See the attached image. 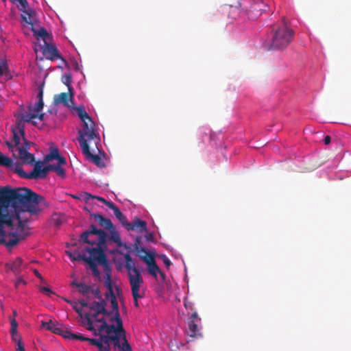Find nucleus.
Returning <instances> with one entry per match:
<instances>
[{
    "mask_svg": "<svg viewBox=\"0 0 351 351\" xmlns=\"http://www.w3.org/2000/svg\"><path fill=\"white\" fill-rule=\"evenodd\" d=\"M43 199V196L28 188L12 189L7 186L0 189V244L12 247L25 239L26 221H22L16 212L37 214L40 210L38 204Z\"/></svg>",
    "mask_w": 351,
    "mask_h": 351,
    "instance_id": "nucleus-1",
    "label": "nucleus"
},
{
    "mask_svg": "<svg viewBox=\"0 0 351 351\" xmlns=\"http://www.w3.org/2000/svg\"><path fill=\"white\" fill-rule=\"evenodd\" d=\"M124 258L125 261V267L128 273V279L131 286L134 304L136 307H138V300L143 297L139 293V291L143 284V279L140 271L136 267L135 263L129 253H126L124 255Z\"/></svg>",
    "mask_w": 351,
    "mask_h": 351,
    "instance_id": "nucleus-2",
    "label": "nucleus"
},
{
    "mask_svg": "<svg viewBox=\"0 0 351 351\" xmlns=\"http://www.w3.org/2000/svg\"><path fill=\"white\" fill-rule=\"evenodd\" d=\"M79 136L77 140L81 147L94 145L97 147V144H99L100 136L95 129V124L93 120H88L82 122V129L78 131Z\"/></svg>",
    "mask_w": 351,
    "mask_h": 351,
    "instance_id": "nucleus-3",
    "label": "nucleus"
},
{
    "mask_svg": "<svg viewBox=\"0 0 351 351\" xmlns=\"http://www.w3.org/2000/svg\"><path fill=\"white\" fill-rule=\"evenodd\" d=\"M293 35V31L287 26L278 28L274 31L269 41V49H282L287 47L292 41Z\"/></svg>",
    "mask_w": 351,
    "mask_h": 351,
    "instance_id": "nucleus-4",
    "label": "nucleus"
},
{
    "mask_svg": "<svg viewBox=\"0 0 351 351\" xmlns=\"http://www.w3.org/2000/svg\"><path fill=\"white\" fill-rule=\"evenodd\" d=\"M108 238V236L104 230L97 229L95 225L92 224L88 230L80 235V241L92 245L105 246Z\"/></svg>",
    "mask_w": 351,
    "mask_h": 351,
    "instance_id": "nucleus-5",
    "label": "nucleus"
},
{
    "mask_svg": "<svg viewBox=\"0 0 351 351\" xmlns=\"http://www.w3.org/2000/svg\"><path fill=\"white\" fill-rule=\"evenodd\" d=\"M238 8H241L252 20H256L266 11L267 5L263 0H238Z\"/></svg>",
    "mask_w": 351,
    "mask_h": 351,
    "instance_id": "nucleus-6",
    "label": "nucleus"
},
{
    "mask_svg": "<svg viewBox=\"0 0 351 351\" xmlns=\"http://www.w3.org/2000/svg\"><path fill=\"white\" fill-rule=\"evenodd\" d=\"M43 162H37L34 164V168L32 171L29 173H25L23 168L19 165H16L14 167V171L20 177L28 179H38L45 178L49 171H54L56 172L58 165H49L45 167H43Z\"/></svg>",
    "mask_w": 351,
    "mask_h": 351,
    "instance_id": "nucleus-7",
    "label": "nucleus"
},
{
    "mask_svg": "<svg viewBox=\"0 0 351 351\" xmlns=\"http://www.w3.org/2000/svg\"><path fill=\"white\" fill-rule=\"evenodd\" d=\"M89 313H85L84 315V319L86 321L85 322H83V324L86 326V328L90 331H92L93 335L95 336H99V339H93V338H88L86 337V341H88L90 344L93 346H96L99 351H108V346H106L104 343V335L99 334L95 327L93 326V324L91 321Z\"/></svg>",
    "mask_w": 351,
    "mask_h": 351,
    "instance_id": "nucleus-8",
    "label": "nucleus"
},
{
    "mask_svg": "<svg viewBox=\"0 0 351 351\" xmlns=\"http://www.w3.org/2000/svg\"><path fill=\"white\" fill-rule=\"evenodd\" d=\"M106 247V244L105 246L96 245L95 247H86L83 250V251L89 254V256H86V258H90L92 261H95L98 264L103 265L105 268H107L108 267V262L106 255L104 253Z\"/></svg>",
    "mask_w": 351,
    "mask_h": 351,
    "instance_id": "nucleus-9",
    "label": "nucleus"
},
{
    "mask_svg": "<svg viewBox=\"0 0 351 351\" xmlns=\"http://www.w3.org/2000/svg\"><path fill=\"white\" fill-rule=\"evenodd\" d=\"M111 322H116L117 326L112 324H108L106 322H104V324H101L98 328L97 329V332L99 334H102V332H105L106 335H111L113 333L116 334L117 332H124V328L123 326V322L121 319L120 314L117 315L116 317H112L110 319Z\"/></svg>",
    "mask_w": 351,
    "mask_h": 351,
    "instance_id": "nucleus-10",
    "label": "nucleus"
},
{
    "mask_svg": "<svg viewBox=\"0 0 351 351\" xmlns=\"http://www.w3.org/2000/svg\"><path fill=\"white\" fill-rule=\"evenodd\" d=\"M104 338V343L106 346H108V351L110 350V345L112 344L114 346V350L116 348H119L120 351L125 350V343L128 342L125 337V330H124V332H117L116 334L112 335H105Z\"/></svg>",
    "mask_w": 351,
    "mask_h": 351,
    "instance_id": "nucleus-11",
    "label": "nucleus"
},
{
    "mask_svg": "<svg viewBox=\"0 0 351 351\" xmlns=\"http://www.w3.org/2000/svg\"><path fill=\"white\" fill-rule=\"evenodd\" d=\"M141 259L147 265L148 273L154 278H157L158 274L162 280H165V274L161 271L158 265L156 264L154 254L150 253L149 254H144L143 256H141Z\"/></svg>",
    "mask_w": 351,
    "mask_h": 351,
    "instance_id": "nucleus-12",
    "label": "nucleus"
},
{
    "mask_svg": "<svg viewBox=\"0 0 351 351\" xmlns=\"http://www.w3.org/2000/svg\"><path fill=\"white\" fill-rule=\"evenodd\" d=\"M100 143L97 144V147H94V145L86 146V149L84 147H82V153L86 156V159L96 165L99 167H104L105 164L102 161L101 157L95 154L96 150L100 152L99 147Z\"/></svg>",
    "mask_w": 351,
    "mask_h": 351,
    "instance_id": "nucleus-13",
    "label": "nucleus"
},
{
    "mask_svg": "<svg viewBox=\"0 0 351 351\" xmlns=\"http://www.w3.org/2000/svg\"><path fill=\"white\" fill-rule=\"evenodd\" d=\"M201 319L198 317L197 313L194 312L189 319L188 330L186 331L188 335L191 337H200L202 335L198 328Z\"/></svg>",
    "mask_w": 351,
    "mask_h": 351,
    "instance_id": "nucleus-14",
    "label": "nucleus"
},
{
    "mask_svg": "<svg viewBox=\"0 0 351 351\" xmlns=\"http://www.w3.org/2000/svg\"><path fill=\"white\" fill-rule=\"evenodd\" d=\"M24 128L25 124L21 121H19L16 127L12 129L14 145H13L11 143H7L9 148L12 149L14 146L16 147V148L20 147V136H22L23 138H25Z\"/></svg>",
    "mask_w": 351,
    "mask_h": 351,
    "instance_id": "nucleus-15",
    "label": "nucleus"
},
{
    "mask_svg": "<svg viewBox=\"0 0 351 351\" xmlns=\"http://www.w3.org/2000/svg\"><path fill=\"white\" fill-rule=\"evenodd\" d=\"M19 9L23 12L21 14L22 21L28 25H34L36 23V14L33 9L29 7V3L25 7L18 5Z\"/></svg>",
    "mask_w": 351,
    "mask_h": 351,
    "instance_id": "nucleus-16",
    "label": "nucleus"
},
{
    "mask_svg": "<svg viewBox=\"0 0 351 351\" xmlns=\"http://www.w3.org/2000/svg\"><path fill=\"white\" fill-rule=\"evenodd\" d=\"M128 231L136 230L138 232L143 233L147 232V223L146 221L141 220L137 217H135L132 222H128L123 226Z\"/></svg>",
    "mask_w": 351,
    "mask_h": 351,
    "instance_id": "nucleus-17",
    "label": "nucleus"
},
{
    "mask_svg": "<svg viewBox=\"0 0 351 351\" xmlns=\"http://www.w3.org/2000/svg\"><path fill=\"white\" fill-rule=\"evenodd\" d=\"M53 103L56 105L63 104L64 106L70 107L73 104V93H61L54 95Z\"/></svg>",
    "mask_w": 351,
    "mask_h": 351,
    "instance_id": "nucleus-18",
    "label": "nucleus"
},
{
    "mask_svg": "<svg viewBox=\"0 0 351 351\" xmlns=\"http://www.w3.org/2000/svg\"><path fill=\"white\" fill-rule=\"evenodd\" d=\"M97 200L105 204L109 208L113 210L114 215L119 220L123 226L125 225L127 218L123 215L120 209L115 206L112 202H109L104 197H97Z\"/></svg>",
    "mask_w": 351,
    "mask_h": 351,
    "instance_id": "nucleus-19",
    "label": "nucleus"
},
{
    "mask_svg": "<svg viewBox=\"0 0 351 351\" xmlns=\"http://www.w3.org/2000/svg\"><path fill=\"white\" fill-rule=\"evenodd\" d=\"M43 53L46 58L51 60H55L60 58V56L59 55L56 47L53 45L47 43V42H45L43 47Z\"/></svg>",
    "mask_w": 351,
    "mask_h": 351,
    "instance_id": "nucleus-20",
    "label": "nucleus"
},
{
    "mask_svg": "<svg viewBox=\"0 0 351 351\" xmlns=\"http://www.w3.org/2000/svg\"><path fill=\"white\" fill-rule=\"evenodd\" d=\"M99 302H93L90 303V309L93 310L95 312H97V314H102L106 316H110L112 314V312L106 310V302L105 300H99Z\"/></svg>",
    "mask_w": 351,
    "mask_h": 351,
    "instance_id": "nucleus-21",
    "label": "nucleus"
},
{
    "mask_svg": "<svg viewBox=\"0 0 351 351\" xmlns=\"http://www.w3.org/2000/svg\"><path fill=\"white\" fill-rule=\"evenodd\" d=\"M16 152H17V156H16V157L21 160L23 163L32 165L35 162L34 154H30L25 150V149L16 148Z\"/></svg>",
    "mask_w": 351,
    "mask_h": 351,
    "instance_id": "nucleus-22",
    "label": "nucleus"
},
{
    "mask_svg": "<svg viewBox=\"0 0 351 351\" xmlns=\"http://www.w3.org/2000/svg\"><path fill=\"white\" fill-rule=\"evenodd\" d=\"M90 216L98 222L101 227L104 228L106 230H110L113 228V224L111 220L106 218L99 214H91Z\"/></svg>",
    "mask_w": 351,
    "mask_h": 351,
    "instance_id": "nucleus-23",
    "label": "nucleus"
},
{
    "mask_svg": "<svg viewBox=\"0 0 351 351\" xmlns=\"http://www.w3.org/2000/svg\"><path fill=\"white\" fill-rule=\"evenodd\" d=\"M9 268L16 274H19L25 268L23 261L21 258L17 257L13 262L7 265Z\"/></svg>",
    "mask_w": 351,
    "mask_h": 351,
    "instance_id": "nucleus-24",
    "label": "nucleus"
},
{
    "mask_svg": "<svg viewBox=\"0 0 351 351\" xmlns=\"http://www.w3.org/2000/svg\"><path fill=\"white\" fill-rule=\"evenodd\" d=\"M134 251L136 252V255L141 258V256H143L144 254H149L151 252L147 251L144 247L141 246V238L137 237L133 244Z\"/></svg>",
    "mask_w": 351,
    "mask_h": 351,
    "instance_id": "nucleus-25",
    "label": "nucleus"
},
{
    "mask_svg": "<svg viewBox=\"0 0 351 351\" xmlns=\"http://www.w3.org/2000/svg\"><path fill=\"white\" fill-rule=\"evenodd\" d=\"M44 103L43 101H38L34 106H29V112H32L34 114H36V117L43 120L44 118V114L40 113L43 108Z\"/></svg>",
    "mask_w": 351,
    "mask_h": 351,
    "instance_id": "nucleus-26",
    "label": "nucleus"
},
{
    "mask_svg": "<svg viewBox=\"0 0 351 351\" xmlns=\"http://www.w3.org/2000/svg\"><path fill=\"white\" fill-rule=\"evenodd\" d=\"M41 326L54 334H60L62 329L58 327V324L53 323L51 320L49 322H42Z\"/></svg>",
    "mask_w": 351,
    "mask_h": 351,
    "instance_id": "nucleus-27",
    "label": "nucleus"
},
{
    "mask_svg": "<svg viewBox=\"0 0 351 351\" xmlns=\"http://www.w3.org/2000/svg\"><path fill=\"white\" fill-rule=\"evenodd\" d=\"M10 324H11L10 332H11V335H12V339L14 341H15L18 344L19 339H21L20 335L17 332L18 323L15 319H11Z\"/></svg>",
    "mask_w": 351,
    "mask_h": 351,
    "instance_id": "nucleus-28",
    "label": "nucleus"
},
{
    "mask_svg": "<svg viewBox=\"0 0 351 351\" xmlns=\"http://www.w3.org/2000/svg\"><path fill=\"white\" fill-rule=\"evenodd\" d=\"M1 76H4L7 80L12 77L7 62L3 59H0V77Z\"/></svg>",
    "mask_w": 351,
    "mask_h": 351,
    "instance_id": "nucleus-29",
    "label": "nucleus"
},
{
    "mask_svg": "<svg viewBox=\"0 0 351 351\" xmlns=\"http://www.w3.org/2000/svg\"><path fill=\"white\" fill-rule=\"evenodd\" d=\"M110 231V237L109 239L113 242H114L118 247H121L123 245L120 235L119 232L115 230L114 227L110 230H108Z\"/></svg>",
    "mask_w": 351,
    "mask_h": 351,
    "instance_id": "nucleus-30",
    "label": "nucleus"
},
{
    "mask_svg": "<svg viewBox=\"0 0 351 351\" xmlns=\"http://www.w3.org/2000/svg\"><path fill=\"white\" fill-rule=\"evenodd\" d=\"M77 115L82 122L87 121L88 120H92L88 114L82 106H79L76 108Z\"/></svg>",
    "mask_w": 351,
    "mask_h": 351,
    "instance_id": "nucleus-31",
    "label": "nucleus"
},
{
    "mask_svg": "<svg viewBox=\"0 0 351 351\" xmlns=\"http://www.w3.org/2000/svg\"><path fill=\"white\" fill-rule=\"evenodd\" d=\"M72 285H75L77 287H78V291L80 293H82L84 295H86L91 289V287L90 286H88L84 283H78L76 282H73Z\"/></svg>",
    "mask_w": 351,
    "mask_h": 351,
    "instance_id": "nucleus-32",
    "label": "nucleus"
},
{
    "mask_svg": "<svg viewBox=\"0 0 351 351\" xmlns=\"http://www.w3.org/2000/svg\"><path fill=\"white\" fill-rule=\"evenodd\" d=\"M66 253L68 256L71 258L72 261H86V256L84 254H81L79 252L75 251L74 252H71L66 251Z\"/></svg>",
    "mask_w": 351,
    "mask_h": 351,
    "instance_id": "nucleus-33",
    "label": "nucleus"
},
{
    "mask_svg": "<svg viewBox=\"0 0 351 351\" xmlns=\"http://www.w3.org/2000/svg\"><path fill=\"white\" fill-rule=\"evenodd\" d=\"M90 259H91L90 258H86L85 261L89 265V267H90L91 271H93V274L95 276H98L99 275V271L97 269V262L92 261V260H90Z\"/></svg>",
    "mask_w": 351,
    "mask_h": 351,
    "instance_id": "nucleus-34",
    "label": "nucleus"
},
{
    "mask_svg": "<svg viewBox=\"0 0 351 351\" xmlns=\"http://www.w3.org/2000/svg\"><path fill=\"white\" fill-rule=\"evenodd\" d=\"M110 301L111 306L112 308V313H114V316L112 317H116L117 313L120 314L119 311V306H118V302L117 300V297L113 296L112 298H110Z\"/></svg>",
    "mask_w": 351,
    "mask_h": 351,
    "instance_id": "nucleus-35",
    "label": "nucleus"
},
{
    "mask_svg": "<svg viewBox=\"0 0 351 351\" xmlns=\"http://www.w3.org/2000/svg\"><path fill=\"white\" fill-rule=\"evenodd\" d=\"M12 165V160L7 156H5L0 152V165H3L5 167H11Z\"/></svg>",
    "mask_w": 351,
    "mask_h": 351,
    "instance_id": "nucleus-36",
    "label": "nucleus"
},
{
    "mask_svg": "<svg viewBox=\"0 0 351 351\" xmlns=\"http://www.w3.org/2000/svg\"><path fill=\"white\" fill-rule=\"evenodd\" d=\"M60 156L59 151L57 148L53 149L51 152L47 154L45 158V162H49L52 160L56 159Z\"/></svg>",
    "mask_w": 351,
    "mask_h": 351,
    "instance_id": "nucleus-37",
    "label": "nucleus"
},
{
    "mask_svg": "<svg viewBox=\"0 0 351 351\" xmlns=\"http://www.w3.org/2000/svg\"><path fill=\"white\" fill-rule=\"evenodd\" d=\"M37 118L36 114H34L32 112H29V109H28V112L24 113L21 114V121L24 123V122H29L31 119Z\"/></svg>",
    "mask_w": 351,
    "mask_h": 351,
    "instance_id": "nucleus-38",
    "label": "nucleus"
},
{
    "mask_svg": "<svg viewBox=\"0 0 351 351\" xmlns=\"http://www.w3.org/2000/svg\"><path fill=\"white\" fill-rule=\"evenodd\" d=\"M35 33L38 37H40L43 39L45 43L49 39V36L44 27L40 28L37 32H35Z\"/></svg>",
    "mask_w": 351,
    "mask_h": 351,
    "instance_id": "nucleus-39",
    "label": "nucleus"
},
{
    "mask_svg": "<svg viewBox=\"0 0 351 351\" xmlns=\"http://www.w3.org/2000/svg\"><path fill=\"white\" fill-rule=\"evenodd\" d=\"M100 197L99 196L92 195L91 194L84 192L80 194V199H83L86 203H88L91 199H96Z\"/></svg>",
    "mask_w": 351,
    "mask_h": 351,
    "instance_id": "nucleus-40",
    "label": "nucleus"
},
{
    "mask_svg": "<svg viewBox=\"0 0 351 351\" xmlns=\"http://www.w3.org/2000/svg\"><path fill=\"white\" fill-rule=\"evenodd\" d=\"M71 306L73 308L75 311V312L80 316L82 319H84V315L82 314V309L80 306L79 304L76 302L71 303Z\"/></svg>",
    "mask_w": 351,
    "mask_h": 351,
    "instance_id": "nucleus-41",
    "label": "nucleus"
},
{
    "mask_svg": "<svg viewBox=\"0 0 351 351\" xmlns=\"http://www.w3.org/2000/svg\"><path fill=\"white\" fill-rule=\"evenodd\" d=\"M106 280L104 282L106 287L107 288V289L113 288L110 273L106 272Z\"/></svg>",
    "mask_w": 351,
    "mask_h": 351,
    "instance_id": "nucleus-42",
    "label": "nucleus"
},
{
    "mask_svg": "<svg viewBox=\"0 0 351 351\" xmlns=\"http://www.w3.org/2000/svg\"><path fill=\"white\" fill-rule=\"evenodd\" d=\"M63 83L68 86L69 91L71 92L73 88L71 86V77L70 75H65L63 80Z\"/></svg>",
    "mask_w": 351,
    "mask_h": 351,
    "instance_id": "nucleus-43",
    "label": "nucleus"
},
{
    "mask_svg": "<svg viewBox=\"0 0 351 351\" xmlns=\"http://www.w3.org/2000/svg\"><path fill=\"white\" fill-rule=\"evenodd\" d=\"M23 144L20 147H18L17 148H23L25 149V150L27 151L28 149H30V147L33 144V143L28 141L25 138H23Z\"/></svg>",
    "mask_w": 351,
    "mask_h": 351,
    "instance_id": "nucleus-44",
    "label": "nucleus"
},
{
    "mask_svg": "<svg viewBox=\"0 0 351 351\" xmlns=\"http://www.w3.org/2000/svg\"><path fill=\"white\" fill-rule=\"evenodd\" d=\"M90 292L95 295V297L99 300H104L102 298L101 292L98 288L95 289H90Z\"/></svg>",
    "mask_w": 351,
    "mask_h": 351,
    "instance_id": "nucleus-45",
    "label": "nucleus"
},
{
    "mask_svg": "<svg viewBox=\"0 0 351 351\" xmlns=\"http://www.w3.org/2000/svg\"><path fill=\"white\" fill-rule=\"evenodd\" d=\"M43 84L38 86V92L37 94L38 101H43Z\"/></svg>",
    "mask_w": 351,
    "mask_h": 351,
    "instance_id": "nucleus-46",
    "label": "nucleus"
},
{
    "mask_svg": "<svg viewBox=\"0 0 351 351\" xmlns=\"http://www.w3.org/2000/svg\"><path fill=\"white\" fill-rule=\"evenodd\" d=\"M71 335V339H76V340H80V341H85L86 340V337H84L81 334H75L73 333V335Z\"/></svg>",
    "mask_w": 351,
    "mask_h": 351,
    "instance_id": "nucleus-47",
    "label": "nucleus"
},
{
    "mask_svg": "<svg viewBox=\"0 0 351 351\" xmlns=\"http://www.w3.org/2000/svg\"><path fill=\"white\" fill-rule=\"evenodd\" d=\"M56 173L58 176H61L62 178L65 176L64 169L59 165H58V167L56 168Z\"/></svg>",
    "mask_w": 351,
    "mask_h": 351,
    "instance_id": "nucleus-48",
    "label": "nucleus"
},
{
    "mask_svg": "<svg viewBox=\"0 0 351 351\" xmlns=\"http://www.w3.org/2000/svg\"><path fill=\"white\" fill-rule=\"evenodd\" d=\"M113 296H116L115 293H114L113 288L108 289V291L106 293V298L110 300V298H112Z\"/></svg>",
    "mask_w": 351,
    "mask_h": 351,
    "instance_id": "nucleus-49",
    "label": "nucleus"
},
{
    "mask_svg": "<svg viewBox=\"0 0 351 351\" xmlns=\"http://www.w3.org/2000/svg\"><path fill=\"white\" fill-rule=\"evenodd\" d=\"M60 335H61L63 337L66 339H71V335H73V333L68 330L64 331L62 330V332H60Z\"/></svg>",
    "mask_w": 351,
    "mask_h": 351,
    "instance_id": "nucleus-50",
    "label": "nucleus"
},
{
    "mask_svg": "<svg viewBox=\"0 0 351 351\" xmlns=\"http://www.w3.org/2000/svg\"><path fill=\"white\" fill-rule=\"evenodd\" d=\"M161 258L167 267H169L171 265V261L165 255H162Z\"/></svg>",
    "mask_w": 351,
    "mask_h": 351,
    "instance_id": "nucleus-51",
    "label": "nucleus"
},
{
    "mask_svg": "<svg viewBox=\"0 0 351 351\" xmlns=\"http://www.w3.org/2000/svg\"><path fill=\"white\" fill-rule=\"evenodd\" d=\"M56 160H57L58 161V165H59V166L66 165V159H65V158L63 157V156H61L60 155Z\"/></svg>",
    "mask_w": 351,
    "mask_h": 351,
    "instance_id": "nucleus-52",
    "label": "nucleus"
},
{
    "mask_svg": "<svg viewBox=\"0 0 351 351\" xmlns=\"http://www.w3.org/2000/svg\"><path fill=\"white\" fill-rule=\"evenodd\" d=\"M80 304V307L82 308V307H88L90 308V304L87 302L86 300H81L80 302H79Z\"/></svg>",
    "mask_w": 351,
    "mask_h": 351,
    "instance_id": "nucleus-53",
    "label": "nucleus"
},
{
    "mask_svg": "<svg viewBox=\"0 0 351 351\" xmlns=\"http://www.w3.org/2000/svg\"><path fill=\"white\" fill-rule=\"evenodd\" d=\"M13 3L18 2L21 6L25 7L27 5V0H12Z\"/></svg>",
    "mask_w": 351,
    "mask_h": 351,
    "instance_id": "nucleus-54",
    "label": "nucleus"
},
{
    "mask_svg": "<svg viewBox=\"0 0 351 351\" xmlns=\"http://www.w3.org/2000/svg\"><path fill=\"white\" fill-rule=\"evenodd\" d=\"M21 284L25 285V282L23 280L21 276L17 278L16 281L15 282V286L16 287H19Z\"/></svg>",
    "mask_w": 351,
    "mask_h": 351,
    "instance_id": "nucleus-55",
    "label": "nucleus"
},
{
    "mask_svg": "<svg viewBox=\"0 0 351 351\" xmlns=\"http://www.w3.org/2000/svg\"><path fill=\"white\" fill-rule=\"evenodd\" d=\"M17 346L18 348L16 349V351H25V348L22 343L21 339H19Z\"/></svg>",
    "mask_w": 351,
    "mask_h": 351,
    "instance_id": "nucleus-56",
    "label": "nucleus"
},
{
    "mask_svg": "<svg viewBox=\"0 0 351 351\" xmlns=\"http://www.w3.org/2000/svg\"><path fill=\"white\" fill-rule=\"evenodd\" d=\"M40 291L46 293L47 295L52 293V291L50 290V289L45 287H40Z\"/></svg>",
    "mask_w": 351,
    "mask_h": 351,
    "instance_id": "nucleus-57",
    "label": "nucleus"
},
{
    "mask_svg": "<svg viewBox=\"0 0 351 351\" xmlns=\"http://www.w3.org/2000/svg\"><path fill=\"white\" fill-rule=\"evenodd\" d=\"M33 271L35 276L38 277L41 280V282H44V279L43 278L41 274L38 272L37 269H34Z\"/></svg>",
    "mask_w": 351,
    "mask_h": 351,
    "instance_id": "nucleus-58",
    "label": "nucleus"
},
{
    "mask_svg": "<svg viewBox=\"0 0 351 351\" xmlns=\"http://www.w3.org/2000/svg\"><path fill=\"white\" fill-rule=\"evenodd\" d=\"M90 314V319H91V321L93 322V319H95V321L97 319V316L99 315V314H97V312H95L93 314H91L90 313H88Z\"/></svg>",
    "mask_w": 351,
    "mask_h": 351,
    "instance_id": "nucleus-59",
    "label": "nucleus"
},
{
    "mask_svg": "<svg viewBox=\"0 0 351 351\" xmlns=\"http://www.w3.org/2000/svg\"><path fill=\"white\" fill-rule=\"evenodd\" d=\"M184 306L186 309H192V304L190 302H188L186 300H184Z\"/></svg>",
    "mask_w": 351,
    "mask_h": 351,
    "instance_id": "nucleus-60",
    "label": "nucleus"
},
{
    "mask_svg": "<svg viewBox=\"0 0 351 351\" xmlns=\"http://www.w3.org/2000/svg\"><path fill=\"white\" fill-rule=\"evenodd\" d=\"M125 350L123 351H132V348L130 346V345L128 343V342H126L125 343Z\"/></svg>",
    "mask_w": 351,
    "mask_h": 351,
    "instance_id": "nucleus-61",
    "label": "nucleus"
},
{
    "mask_svg": "<svg viewBox=\"0 0 351 351\" xmlns=\"http://www.w3.org/2000/svg\"><path fill=\"white\" fill-rule=\"evenodd\" d=\"M324 142L325 145H328L330 143V136H326L324 139Z\"/></svg>",
    "mask_w": 351,
    "mask_h": 351,
    "instance_id": "nucleus-62",
    "label": "nucleus"
},
{
    "mask_svg": "<svg viewBox=\"0 0 351 351\" xmlns=\"http://www.w3.org/2000/svg\"><path fill=\"white\" fill-rule=\"evenodd\" d=\"M96 322H100V323H101V324H104V322H106V320L104 318H101V319H97L96 320Z\"/></svg>",
    "mask_w": 351,
    "mask_h": 351,
    "instance_id": "nucleus-63",
    "label": "nucleus"
},
{
    "mask_svg": "<svg viewBox=\"0 0 351 351\" xmlns=\"http://www.w3.org/2000/svg\"><path fill=\"white\" fill-rule=\"evenodd\" d=\"M12 314H13V318L12 319H15V317L17 316L16 311V310H13Z\"/></svg>",
    "mask_w": 351,
    "mask_h": 351,
    "instance_id": "nucleus-64",
    "label": "nucleus"
}]
</instances>
